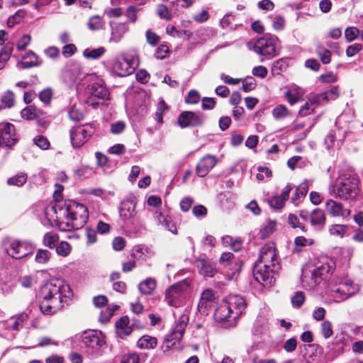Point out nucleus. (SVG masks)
Instances as JSON below:
<instances>
[{
  "label": "nucleus",
  "instance_id": "obj_1",
  "mask_svg": "<svg viewBox=\"0 0 363 363\" xmlns=\"http://www.w3.org/2000/svg\"><path fill=\"white\" fill-rule=\"evenodd\" d=\"M73 296L69 284L62 279H50L39 289V308L43 314L53 315L62 311Z\"/></svg>",
  "mask_w": 363,
  "mask_h": 363
},
{
  "label": "nucleus",
  "instance_id": "obj_2",
  "mask_svg": "<svg viewBox=\"0 0 363 363\" xmlns=\"http://www.w3.org/2000/svg\"><path fill=\"white\" fill-rule=\"evenodd\" d=\"M52 211L55 214L56 226L62 231L81 229L89 219L87 207L72 200L57 201Z\"/></svg>",
  "mask_w": 363,
  "mask_h": 363
},
{
  "label": "nucleus",
  "instance_id": "obj_3",
  "mask_svg": "<svg viewBox=\"0 0 363 363\" xmlns=\"http://www.w3.org/2000/svg\"><path fill=\"white\" fill-rule=\"evenodd\" d=\"M279 269L274 243L265 244L260 250L253 269L255 280L263 286H270L274 281V274Z\"/></svg>",
  "mask_w": 363,
  "mask_h": 363
},
{
  "label": "nucleus",
  "instance_id": "obj_4",
  "mask_svg": "<svg viewBox=\"0 0 363 363\" xmlns=\"http://www.w3.org/2000/svg\"><path fill=\"white\" fill-rule=\"evenodd\" d=\"M359 180L349 173L342 174L333 186V192L336 199L342 201L354 200L359 193Z\"/></svg>",
  "mask_w": 363,
  "mask_h": 363
},
{
  "label": "nucleus",
  "instance_id": "obj_5",
  "mask_svg": "<svg viewBox=\"0 0 363 363\" xmlns=\"http://www.w3.org/2000/svg\"><path fill=\"white\" fill-rule=\"evenodd\" d=\"M189 321V317L186 314H182L175 321V325L172 332L166 335L161 345V350L163 353H167L170 350L178 348Z\"/></svg>",
  "mask_w": 363,
  "mask_h": 363
},
{
  "label": "nucleus",
  "instance_id": "obj_6",
  "mask_svg": "<svg viewBox=\"0 0 363 363\" xmlns=\"http://www.w3.org/2000/svg\"><path fill=\"white\" fill-rule=\"evenodd\" d=\"M95 133L94 127L85 123L72 127L69 131L70 140L74 148H79L86 143Z\"/></svg>",
  "mask_w": 363,
  "mask_h": 363
},
{
  "label": "nucleus",
  "instance_id": "obj_7",
  "mask_svg": "<svg viewBox=\"0 0 363 363\" xmlns=\"http://www.w3.org/2000/svg\"><path fill=\"white\" fill-rule=\"evenodd\" d=\"M278 38L274 35H265L259 38L255 44L254 50L259 55L269 58L277 55V43Z\"/></svg>",
  "mask_w": 363,
  "mask_h": 363
},
{
  "label": "nucleus",
  "instance_id": "obj_8",
  "mask_svg": "<svg viewBox=\"0 0 363 363\" xmlns=\"http://www.w3.org/2000/svg\"><path fill=\"white\" fill-rule=\"evenodd\" d=\"M34 247L26 240H13L11 242L9 247L6 249V254L11 258L21 259L32 255Z\"/></svg>",
  "mask_w": 363,
  "mask_h": 363
},
{
  "label": "nucleus",
  "instance_id": "obj_9",
  "mask_svg": "<svg viewBox=\"0 0 363 363\" xmlns=\"http://www.w3.org/2000/svg\"><path fill=\"white\" fill-rule=\"evenodd\" d=\"M186 281H183L171 285L165 291L164 300L168 305L177 307L181 303V298L184 296V292L188 288Z\"/></svg>",
  "mask_w": 363,
  "mask_h": 363
},
{
  "label": "nucleus",
  "instance_id": "obj_10",
  "mask_svg": "<svg viewBox=\"0 0 363 363\" xmlns=\"http://www.w3.org/2000/svg\"><path fill=\"white\" fill-rule=\"evenodd\" d=\"M18 141L14 125L9 122L0 123V147L12 148Z\"/></svg>",
  "mask_w": 363,
  "mask_h": 363
},
{
  "label": "nucleus",
  "instance_id": "obj_11",
  "mask_svg": "<svg viewBox=\"0 0 363 363\" xmlns=\"http://www.w3.org/2000/svg\"><path fill=\"white\" fill-rule=\"evenodd\" d=\"M218 299V296L216 291L211 289H205L201 293L198 303L199 311L202 314L208 315L210 311L216 306Z\"/></svg>",
  "mask_w": 363,
  "mask_h": 363
},
{
  "label": "nucleus",
  "instance_id": "obj_12",
  "mask_svg": "<svg viewBox=\"0 0 363 363\" xmlns=\"http://www.w3.org/2000/svg\"><path fill=\"white\" fill-rule=\"evenodd\" d=\"M203 123V117L194 111H183L179 115L177 118V124L182 128L199 127Z\"/></svg>",
  "mask_w": 363,
  "mask_h": 363
},
{
  "label": "nucleus",
  "instance_id": "obj_13",
  "mask_svg": "<svg viewBox=\"0 0 363 363\" xmlns=\"http://www.w3.org/2000/svg\"><path fill=\"white\" fill-rule=\"evenodd\" d=\"M82 340L86 347L92 349H99L106 344L105 336L102 332L94 330L85 331Z\"/></svg>",
  "mask_w": 363,
  "mask_h": 363
},
{
  "label": "nucleus",
  "instance_id": "obj_14",
  "mask_svg": "<svg viewBox=\"0 0 363 363\" xmlns=\"http://www.w3.org/2000/svg\"><path fill=\"white\" fill-rule=\"evenodd\" d=\"M195 264L199 273L205 278H212L218 272L216 263L207 257H198Z\"/></svg>",
  "mask_w": 363,
  "mask_h": 363
},
{
  "label": "nucleus",
  "instance_id": "obj_15",
  "mask_svg": "<svg viewBox=\"0 0 363 363\" xmlns=\"http://www.w3.org/2000/svg\"><path fill=\"white\" fill-rule=\"evenodd\" d=\"M325 207L331 217L346 218L351 215V210L350 208H345L343 203L332 199L327 200Z\"/></svg>",
  "mask_w": 363,
  "mask_h": 363
},
{
  "label": "nucleus",
  "instance_id": "obj_16",
  "mask_svg": "<svg viewBox=\"0 0 363 363\" xmlns=\"http://www.w3.org/2000/svg\"><path fill=\"white\" fill-rule=\"evenodd\" d=\"M218 159L212 155H206L200 160L196 167V173L199 177H206L218 163Z\"/></svg>",
  "mask_w": 363,
  "mask_h": 363
},
{
  "label": "nucleus",
  "instance_id": "obj_17",
  "mask_svg": "<svg viewBox=\"0 0 363 363\" xmlns=\"http://www.w3.org/2000/svg\"><path fill=\"white\" fill-rule=\"evenodd\" d=\"M230 309L234 313L233 320L238 318L246 308V303L242 296L240 295H230L225 301Z\"/></svg>",
  "mask_w": 363,
  "mask_h": 363
},
{
  "label": "nucleus",
  "instance_id": "obj_18",
  "mask_svg": "<svg viewBox=\"0 0 363 363\" xmlns=\"http://www.w3.org/2000/svg\"><path fill=\"white\" fill-rule=\"evenodd\" d=\"M309 221L311 226L315 230H321L324 229L327 221L325 211L319 208L313 209L309 216Z\"/></svg>",
  "mask_w": 363,
  "mask_h": 363
},
{
  "label": "nucleus",
  "instance_id": "obj_19",
  "mask_svg": "<svg viewBox=\"0 0 363 363\" xmlns=\"http://www.w3.org/2000/svg\"><path fill=\"white\" fill-rule=\"evenodd\" d=\"M134 69L130 62L125 58L115 60L113 65V72L118 77H125L133 73Z\"/></svg>",
  "mask_w": 363,
  "mask_h": 363
},
{
  "label": "nucleus",
  "instance_id": "obj_20",
  "mask_svg": "<svg viewBox=\"0 0 363 363\" xmlns=\"http://www.w3.org/2000/svg\"><path fill=\"white\" fill-rule=\"evenodd\" d=\"M89 91L91 98L93 97L103 101L109 99V91L102 83L94 82L91 84Z\"/></svg>",
  "mask_w": 363,
  "mask_h": 363
},
{
  "label": "nucleus",
  "instance_id": "obj_21",
  "mask_svg": "<svg viewBox=\"0 0 363 363\" xmlns=\"http://www.w3.org/2000/svg\"><path fill=\"white\" fill-rule=\"evenodd\" d=\"M213 315L216 321L220 323L229 321L231 318L233 319L234 313L230 309L229 306L223 301L215 309Z\"/></svg>",
  "mask_w": 363,
  "mask_h": 363
},
{
  "label": "nucleus",
  "instance_id": "obj_22",
  "mask_svg": "<svg viewBox=\"0 0 363 363\" xmlns=\"http://www.w3.org/2000/svg\"><path fill=\"white\" fill-rule=\"evenodd\" d=\"M130 320L128 315L121 317L115 323L117 333L119 337L124 338L130 335L133 332L131 325H129Z\"/></svg>",
  "mask_w": 363,
  "mask_h": 363
},
{
  "label": "nucleus",
  "instance_id": "obj_23",
  "mask_svg": "<svg viewBox=\"0 0 363 363\" xmlns=\"http://www.w3.org/2000/svg\"><path fill=\"white\" fill-rule=\"evenodd\" d=\"M320 104V97L316 95L313 98L309 99L304 104V106L299 110V116L304 117L310 115L318 106Z\"/></svg>",
  "mask_w": 363,
  "mask_h": 363
},
{
  "label": "nucleus",
  "instance_id": "obj_24",
  "mask_svg": "<svg viewBox=\"0 0 363 363\" xmlns=\"http://www.w3.org/2000/svg\"><path fill=\"white\" fill-rule=\"evenodd\" d=\"M127 30L128 28L125 23H116L112 26L110 42H113L114 43H119Z\"/></svg>",
  "mask_w": 363,
  "mask_h": 363
},
{
  "label": "nucleus",
  "instance_id": "obj_25",
  "mask_svg": "<svg viewBox=\"0 0 363 363\" xmlns=\"http://www.w3.org/2000/svg\"><path fill=\"white\" fill-rule=\"evenodd\" d=\"M136 203L132 201H127L122 203L120 209V216L124 219H129L135 214Z\"/></svg>",
  "mask_w": 363,
  "mask_h": 363
},
{
  "label": "nucleus",
  "instance_id": "obj_26",
  "mask_svg": "<svg viewBox=\"0 0 363 363\" xmlns=\"http://www.w3.org/2000/svg\"><path fill=\"white\" fill-rule=\"evenodd\" d=\"M313 244V240L307 239L302 235L297 236L294 238L292 252L293 254L299 255L303 252V247L308 245H312Z\"/></svg>",
  "mask_w": 363,
  "mask_h": 363
},
{
  "label": "nucleus",
  "instance_id": "obj_27",
  "mask_svg": "<svg viewBox=\"0 0 363 363\" xmlns=\"http://www.w3.org/2000/svg\"><path fill=\"white\" fill-rule=\"evenodd\" d=\"M157 345V338L148 335H143L137 342V347L140 349L152 350L155 348Z\"/></svg>",
  "mask_w": 363,
  "mask_h": 363
},
{
  "label": "nucleus",
  "instance_id": "obj_28",
  "mask_svg": "<svg viewBox=\"0 0 363 363\" xmlns=\"http://www.w3.org/2000/svg\"><path fill=\"white\" fill-rule=\"evenodd\" d=\"M157 281L152 278H147L141 281L138 286L139 291L141 294L145 295L151 294L156 289Z\"/></svg>",
  "mask_w": 363,
  "mask_h": 363
},
{
  "label": "nucleus",
  "instance_id": "obj_29",
  "mask_svg": "<svg viewBox=\"0 0 363 363\" xmlns=\"http://www.w3.org/2000/svg\"><path fill=\"white\" fill-rule=\"evenodd\" d=\"M308 191V185L307 182H303L299 184L295 192L292 194L291 201L297 206L299 204V199L305 197Z\"/></svg>",
  "mask_w": 363,
  "mask_h": 363
},
{
  "label": "nucleus",
  "instance_id": "obj_30",
  "mask_svg": "<svg viewBox=\"0 0 363 363\" xmlns=\"http://www.w3.org/2000/svg\"><path fill=\"white\" fill-rule=\"evenodd\" d=\"M33 120L37 122V124L39 126L45 128H46L50 123L48 113L38 108H36L33 116Z\"/></svg>",
  "mask_w": 363,
  "mask_h": 363
},
{
  "label": "nucleus",
  "instance_id": "obj_31",
  "mask_svg": "<svg viewBox=\"0 0 363 363\" xmlns=\"http://www.w3.org/2000/svg\"><path fill=\"white\" fill-rule=\"evenodd\" d=\"M28 176L26 173L21 172L16 175L7 179L6 183L9 186H22L26 184Z\"/></svg>",
  "mask_w": 363,
  "mask_h": 363
},
{
  "label": "nucleus",
  "instance_id": "obj_32",
  "mask_svg": "<svg viewBox=\"0 0 363 363\" xmlns=\"http://www.w3.org/2000/svg\"><path fill=\"white\" fill-rule=\"evenodd\" d=\"M59 239L60 238L57 234L50 232L43 236V243L45 246L53 249L57 247Z\"/></svg>",
  "mask_w": 363,
  "mask_h": 363
},
{
  "label": "nucleus",
  "instance_id": "obj_33",
  "mask_svg": "<svg viewBox=\"0 0 363 363\" xmlns=\"http://www.w3.org/2000/svg\"><path fill=\"white\" fill-rule=\"evenodd\" d=\"M290 114V111L283 104L276 106L272 110V116L276 120H282Z\"/></svg>",
  "mask_w": 363,
  "mask_h": 363
},
{
  "label": "nucleus",
  "instance_id": "obj_34",
  "mask_svg": "<svg viewBox=\"0 0 363 363\" xmlns=\"http://www.w3.org/2000/svg\"><path fill=\"white\" fill-rule=\"evenodd\" d=\"M168 110L169 106L163 99L158 102L155 112V116L158 123H163V115Z\"/></svg>",
  "mask_w": 363,
  "mask_h": 363
},
{
  "label": "nucleus",
  "instance_id": "obj_35",
  "mask_svg": "<svg viewBox=\"0 0 363 363\" xmlns=\"http://www.w3.org/2000/svg\"><path fill=\"white\" fill-rule=\"evenodd\" d=\"M288 223L293 229L299 228L303 233H307V228L300 223L298 217L294 213H289L288 216Z\"/></svg>",
  "mask_w": 363,
  "mask_h": 363
},
{
  "label": "nucleus",
  "instance_id": "obj_36",
  "mask_svg": "<svg viewBox=\"0 0 363 363\" xmlns=\"http://www.w3.org/2000/svg\"><path fill=\"white\" fill-rule=\"evenodd\" d=\"M316 53L324 65L329 64L331 61V52L323 46H318Z\"/></svg>",
  "mask_w": 363,
  "mask_h": 363
},
{
  "label": "nucleus",
  "instance_id": "obj_37",
  "mask_svg": "<svg viewBox=\"0 0 363 363\" xmlns=\"http://www.w3.org/2000/svg\"><path fill=\"white\" fill-rule=\"evenodd\" d=\"M30 56H33V58L34 60H31L30 61L21 62V65L23 69H28V68L36 67L38 65V57L35 52H33L31 50L28 52L23 58L26 59V58L30 57Z\"/></svg>",
  "mask_w": 363,
  "mask_h": 363
},
{
  "label": "nucleus",
  "instance_id": "obj_38",
  "mask_svg": "<svg viewBox=\"0 0 363 363\" xmlns=\"http://www.w3.org/2000/svg\"><path fill=\"white\" fill-rule=\"evenodd\" d=\"M289 64L286 59L281 58L276 60L272 65V71L277 74H279L281 72H284L287 69Z\"/></svg>",
  "mask_w": 363,
  "mask_h": 363
},
{
  "label": "nucleus",
  "instance_id": "obj_39",
  "mask_svg": "<svg viewBox=\"0 0 363 363\" xmlns=\"http://www.w3.org/2000/svg\"><path fill=\"white\" fill-rule=\"evenodd\" d=\"M13 52V47H4L0 52V70L4 67L6 63L9 60Z\"/></svg>",
  "mask_w": 363,
  "mask_h": 363
},
{
  "label": "nucleus",
  "instance_id": "obj_40",
  "mask_svg": "<svg viewBox=\"0 0 363 363\" xmlns=\"http://www.w3.org/2000/svg\"><path fill=\"white\" fill-rule=\"evenodd\" d=\"M104 22L99 16H94L89 18L88 28L91 30H98L103 28Z\"/></svg>",
  "mask_w": 363,
  "mask_h": 363
},
{
  "label": "nucleus",
  "instance_id": "obj_41",
  "mask_svg": "<svg viewBox=\"0 0 363 363\" xmlns=\"http://www.w3.org/2000/svg\"><path fill=\"white\" fill-rule=\"evenodd\" d=\"M19 284L26 289H30L37 283V279L30 275L20 277L18 279Z\"/></svg>",
  "mask_w": 363,
  "mask_h": 363
},
{
  "label": "nucleus",
  "instance_id": "obj_42",
  "mask_svg": "<svg viewBox=\"0 0 363 363\" xmlns=\"http://www.w3.org/2000/svg\"><path fill=\"white\" fill-rule=\"evenodd\" d=\"M72 250L70 244L67 241H62L56 247V252L58 255L62 257L68 256Z\"/></svg>",
  "mask_w": 363,
  "mask_h": 363
},
{
  "label": "nucleus",
  "instance_id": "obj_43",
  "mask_svg": "<svg viewBox=\"0 0 363 363\" xmlns=\"http://www.w3.org/2000/svg\"><path fill=\"white\" fill-rule=\"evenodd\" d=\"M106 50L103 47H100L96 49H86L84 50L83 55L86 58L91 59H97L100 57L104 52Z\"/></svg>",
  "mask_w": 363,
  "mask_h": 363
},
{
  "label": "nucleus",
  "instance_id": "obj_44",
  "mask_svg": "<svg viewBox=\"0 0 363 363\" xmlns=\"http://www.w3.org/2000/svg\"><path fill=\"white\" fill-rule=\"evenodd\" d=\"M53 97V91L51 88L48 87L42 90L39 93L40 100L45 104L48 105L50 104Z\"/></svg>",
  "mask_w": 363,
  "mask_h": 363
},
{
  "label": "nucleus",
  "instance_id": "obj_45",
  "mask_svg": "<svg viewBox=\"0 0 363 363\" xmlns=\"http://www.w3.org/2000/svg\"><path fill=\"white\" fill-rule=\"evenodd\" d=\"M241 82H242L241 89L245 92H250L256 88V82L252 77H247L245 79H242Z\"/></svg>",
  "mask_w": 363,
  "mask_h": 363
},
{
  "label": "nucleus",
  "instance_id": "obj_46",
  "mask_svg": "<svg viewBox=\"0 0 363 363\" xmlns=\"http://www.w3.org/2000/svg\"><path fill=\"white\" fill-rule=\"evenodd\" d=\"M347 228V227L346 225L335 224L331 225L329 229V232L332 235L342 238L346 233Z\"/></svg>",
  "mask_w": 363,
  "mask_h": 363
},
{
  "label": "nucleus",
  "instance_id": "obj_47",
  "mask_svg": "<svg viewBox=\"0 0 363 363\" xmlns=\"http://www.w3.org/2000/svg\"><path fill=\"white\" fill-rule=\"evenodd\" d=\"M51 257V253L47 250L40 249L35 255V261L40 264L47 263Z\"/></svg>",
  "mask_w": 363,
  "mask_h": 363
},
{
  "label": "nucleus",
  "instance_id": "obj_48",
  "mask_svg": "<svg viewBox=\"0 0 363 363\" xmlns=\"http://www.w3.org/2000/svg\"><path fill=\"white\" fill-rule=\"evenodd\" d=\"M277 223L274 220H269L267 224L260 230L262 238H266L272 234L276 228Z\"/></svg>",
  "mask_w": 363,
  "mask_h": 363
},
{
  "label": "nucleus",
  "instance_id": "obj_49",
  "mask_svg": "<svg viewBox=\"0 0 363 363\" xmlns=\"http://www.w3.org/2000/svg\"><path fill=\"white\" fill-rule=\"evenodd\" d=\"M200 98L199 93L195 89H191L186 96L184 101L188 104H196L199 102Z\"/></svg>",
  "mask_w": 363,
  "mask_h": 363
},
{
  "label": "nucleus",
  "instance_id": "obj_50",
  "mask_svg": "<svg viewBox=\"0 0 363 363\" xmlns=\"http://www.w3.org/2000/svg\"><path fill=\"white\" fill-rule=\"evenodd\" d=\"M306 300L304 293L303 291H297L294 296L291 297V303L294 307L299 308L303 306Z\"/></svg>",
  "mask_w": 363,
  "mask_h": 363
},
{
  "label": "nucleus",
  "instance_id": "obj_51",
  "mask_svg": "<svg viewBox=\"0 0 363 363\" xmlns=\"http://www.w3.org/2000/svg\"><path fill=\"white\" fill-rule=\"evenodd\" d=\"M33 143L35 145H36L38 147H40L42 150H46L50 148V143L48 138L43 135H37L33 139Z\"/></svg>",
  "mask_w": 363,
  "mask_h": 363
},
{
  "label": "nucleus",
  "instance_id": "obj_52",
  "mask_svg": "<svg viewBox=\"0 0 363 363\" xmlns=\"http://www.w3.org/2000/svg\"><path fill=\"white\" fill-rule=\"evenodd\" d=\"M267 203L271 208L277 210H280L284 206V201L281 200L278 196H273L267 199Z\"/></svg>",
  "mask_w": 363,
  "mask_h": 363
},
{
  "label": "nucleus",
  "instance_id": "obj_53",
  "mask_svg": "<svg viewBox=\"0 0 363 363\" xmlns=\"http://www.w3.org/2000/svg\"><path fill=\"white\" fill-rule=\"evenodd\" d=\"M1 103L6 108H11L15 103L14 94L11 91H7L1 97Z\"/></svg>",
  "mask_w": 363,
  "mask_h": 363
},
{
  "label": "nucleus",
  "instance_id": "obj_54",
  "mask_svg": "<svg viewBox=\"0 0 363 363\" xmlns=\"http://www.w3.org/2000/svg\"><path fill=\"white\" fill-rule=\"evenodd\" d=\"M69 117L72 121L79 122L84 118V115L75 106H73L69 111Z\"/></svg>",
  "mask_w": 363,
  "mask_h": 363
},
{
  "label": "nucleus",
  "instance_id": "obj_55",
  "mask_svg": "<svg viewBox=\"0 0 363 363\" xmlns=\"http://www.w3.org/2000/svg\"><path fill=\"white\" fill-rule=\"evenodd\" d=\"M321 333L325 339L333 335L332 323L329 320H324L321 324Z\"/></svg>",
  "mask_w": 363,
  "mask_h": 363
},
{
  "label": "nucleus",
  "instance_id": "obj_56",
  "mask_svg": "<svg viewBox=\"0 0 363 363\" xmlns=\"http://www.w3.org/2000/svg\"><path fill=\"white\" fill-rule=\"evenodd\" d=\"M317 269L320 272V275L332 273L335 269V263L333 262H323L320 266H317Z\"/></svg>",
  "mask_w": 363,
  "mask_h": 363
},
{
  "label": "nucleus",
  "instance_id": "obj_57",
  "mask_svg": "<svg viewBox=\"0 0 363 363\" xmlns=\"http://www.w3.org/2000/svg\"><path fill=\"white\" fill-rule=\"evenodd\" d=\"M145 36L147 43L153 47L156 46L160 40V37L151 30L146 31Z\"/></svg>",
  "mask_w": 363,
  "mask_h": 363
},
{
  "label": "nucleus",
  "instance_id": "obj_58",
  "mask_svg": "<svg viewBox=\"0 0 363 363\" xmlns=\"http://www.w3.org/2000/svg\"><path fill=\"white\" fill-rule=\"evenodd\" d=\"M140 356L136 352H128L125 354L120 363H139Z\"/></svg>",
  "mask_w": 363,
  "mask_h": 363
},
{
  "label": "nucleus",
  "instance_id": "obj_59",
  "mask_svg": "<svg viewBox=\"0 0 363 363\" xmlns=\"http://www.w3.org/2000/svg\"><path fill=\"white\" fill-rule=\"evenodd\" d=\"M157 13L160 18L165 19L166 21H169L172 18V15L167 6L164 4H159L157 6Z\"/></svg>",
  "mask_w": 363,
  "mask_h": 363
},
{
  "label": "nucleus",
  "instance_id": "obj_60",
  "mask_svg": "<svg viewBox=\"0 0 363 363\" xmlns=\"http://www.w3.org/2000/svg\"><path fill=\"white\" fill-rule=\"evenodd\" d=\"M359 34V30L356 27H348L345 30V37L348 42L355 40Z\"/></svg>",
  "mask_w": 363,
  "mask_h": 363
},
{
  "label": "nucleus",
  "instance_id": "obj_61",
  "mask_svg": "<svg viewBox=\"0 0 363 363\" xmlns=\"http://www.w3.org/2000/svg\"><path fill=\"white\" fill-rule=\"evenodd\" d=\"M36 108L35 106L25 107L21 112V117L28 121H33Z\"/></svg>",
  "mask_w": 363,
  "mask_h": 363
},
{
  "label": "nucleus",
  "instance_id": "obj_62",
  "mask_svg": "<svg viewBox=\"0 0 363 363\" xmlns=\"http://www.w3.org/2000/svg\"><path fill=\"white\" fill-rule=\"evenodd\" d=\"M126 128V125L123 121H117L111 124L110 131L112 134L118 135L122 133Z\"/></svg>",
  "mask_w": 363,
  "mask_h": 363
},
{
  "label": "nucleus",
  "instance_id": "obj_63",
  "mask_svg": "<svg viewBox=\"0 0 363 363\" xmlns=\"http://www.w3.org/2000/svg\"><path fill=\"white\" fill-rule=\"evenodd\" d=\"M126 245L125 240L121 236H117L112 241V247L116 251L123 250Z\"/></svg>",
  "mask_w": 363,
  "mask_h": 363
},
{
  "label": "nucleus",
  "instance_id": "obj_64",
  "mask_svg": "<svg viewBox=\"0 0 363 363\" xmlns=\"http://www.w3.org/2000/svg\"><path fill=\"white\" fill-rule=\"evenodd\" d=\"M362 49V45L360 43H354L347 47L346 49V55L349 57H353Z\"/></svg>",
  "mask_w": 363,
  "mask_h": 363
}]
</instances>
